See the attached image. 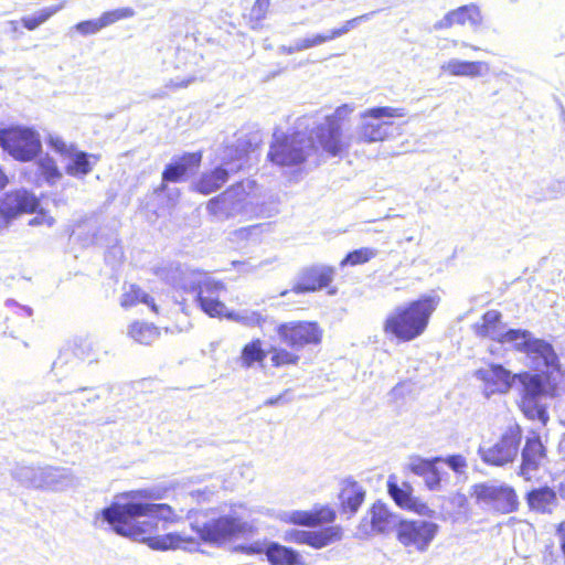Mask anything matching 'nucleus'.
I'll list each match as a JSON object with an SVG mask.
<instances>
[{
    "instance_id": "f257e3e1",
    "label": "nucleus",
    "mask_w": 565,
    "mask_h": 565,
    "mask_svg": "<svg viewBox=\"0 0 565 565\" xmlns=\"http://www.w3.org/2000/svg\"><path fill=\"white\" fill-rule=\"evenodd\" d=\"M122 497L128 501L114 503L103 510L105 520L118 534L140 541L154 551L185 550L194 545L195 541L190 535L177 532L158 534L159 522L164 525L175 524L181 521V516L167 503L143 502L159 499L151 490H132Z\"/></svg>"
},
{
    "instance_id": "f03ea898",
    "label": "nucleus",
    "mask_w": 565,
    "mask_h": 565,
    "mask_svg": "<svg viewBox=\"0 0 565 565\" xmlns=\"http://www.w3.org/2000/svg\"><path fill=\"white\" fill-rule=\"evenodd\" d=\"M353 113L348 104L338 106L324 118V122L308 134L310 125L305 122L307 116L297 120V127L291 132L275 135L267 152V160L278 167H300L319 151L327 157H341L348 152L349 142L344 138L343 127Z\"/></svg>"
},
{
    "instance_id": "7ed1b4c3",
    "label": "nucleus",
    "mask_w": 565,
    "mask_h": 565,
    "mask_svg": "<svg viewBox=\"0 0 565 565\" xmlns=\"http://www.w3.org/2000/svg\"><path fill=\"white\" fill-rule=\"evenodd\" d=\"M337 519V511L328 504H315L310 510H295L280 518L288 525L318 527L317 531L288 530L284 534L286 542L305 544L319 550L331 545L342 539L343 531L340 525L332 524Z\"/></svg>"
},
{
    "instance_id": "20e7f679",
    "label": "nucleus",
    "mask_w": 565,
    "mask_h": 565,
    "mask_svg": "<svg viewBox=\"0 0 565 565\" xmlns=\"http://www.w3.org/2000/svg\"><path fill=\"white\" fill-rule=\"evenodd\" d=\"M275 333L284 345H270L268 354L274 369L294 367L300 363V351L319 347L324 337L322 326L316 320L296 319L279 322Z\"/></svg>"
},
{
    "instance_id": "39448f33",
    "label": "nucleus",
    "mask_w": 565,
    "mask_h": 565,
    "mask_svg": "<svg viewBox=\"0 0 565 565\" xmlns=\"http://www.w3.org/2000/svg\"><path fill=\"white\" fill-rule=\"evenodd\" d=\"M439 303V296L423 295L396 306L383 320L384 334L397 343H408L420 338L427 331Z\"/></svg>"
},
{
    "instance_id": "423d86ee",
    "label": "nucleus",
    "mask_w": 565,
    "mask_h": 565,
    "mask_svg": "<svg viewBox=\"0 0 565 565\" xmlns=\"http://www.w3.org/2000/svg\"><path fill=\"white\" fill-rule=\"evenodd\" d=\"M190 526L202 543L217 547L252 531V526L238 516L214 515L211 511L195 513Z\"/></svg>"
},
{
    "instance_id": "0eeeda50",
    "label": "nucleus",
    "mask_w": 565,
    "mask_h": 565,
    "mask_svg": "<svg viewBox=\"0 0 565 565\" xmlns=\"http://www.w3.org/2000/svg\"><path fill=\"white\" fill-rule=\"evenodd\" d=\"M406 115L407 110L404 107L376 106L365 109L360 115L358 142L374 143L392 138L398 129L393 119Z\"/></svg>"
},
{
    "instance_id": "6e6552de",
    "label": "nucleus",
    "mask_w": 565,
    "mask_h": 565,
    "mask_svg": "<svg viewBox=\"0 0 565 565\" xmlns=\"http://www.w3.org/2000/svg\"><path fill=\"white\" fill-rule=\"evenodd\" d=\"M256 182L239 180L221 193L211 198L205 209L210 217L216 221L228 220L246 210L255 196Z\"/></svg>"
},
{
    "instance_id": "1a4fd4ad",
    "label": "nucleus",
    "mask_w": 565,
    "mask_h": 565,
    "mask_svg": "<svg viewBox=\"0 0 565 565\" xmlns=\"http://www.w3.org/2000/svg\"><path fill=\"white\" fill-rule=\"evenodd\" d=\"M189 291L194 295L199 308L211 318L225 317L238 322H245V318L228 311L221 296L226 291V285L214 278H205L193 282Z\"/></svg>"
},
{
    "instance_id": "9d476101",
    "label": "nucleus",
    "mask_w": 565,
    "mask_h": 565,
    "mask_svg": "<svg viewBox=\"0 0 565 565\" xmlns=\"http://www.w3.org/2000/svg\"><path fill=\"white\" fill-rule=\"evenodd\" d=\"M501 342L513 343V349L518 352L524 353L533 362H542L546 367L558 369L559 360L553 345L523 329H510L505 331Z\"/></svg>"
},
{
    "instance_id": "9b49d317",
    "label": "nucleus",
    "mask_w": 565,
    "mask_h": 565,
    "mask_svg": "<svg viewBox=\"0 0 565 565\" xmlns=\"http://www.w3.org/2000/svg\"><path fill=\"white\" fill-rule=\"evenodd\" d=\"M0 146L21 162L33 160L42 150L39 134L32 128L21 126L0 129Z\"/></svg>"
},
{
    "instance_id": "f8f14e48",
    "label": "nucleus",
    "mask_w": 565,
    "mask_h": 565,
    "mask_svg": "<svg viewBox=\"0 0 565 565\" xmlns=\"http://www.w3.org/2000/svg\"><path fill=\"white\" fill-rule=\"evenodd\" d=\"M522 436L521 426L519 424L511 425L507 427L493 445L479 447L478 454L484 463L503 467L513 462L518 457Z\"/></svg>"
},
{
    "instance_id": "ddd939ff",
    "label": "nucleus",
    "mask_w": 565,
    "mask_h": 565,
    "mask_svg": "<svg viewBox=\"0 0 565 565\" xmlns=\"http://www.w3.org/2000/svg\"><path fill=\"white\" fill-rule=\"evenodd\" d=\"M472 497L477 504L486 505L499 514L512 513L519 508L515 490L507 484L477 483L472 487Z\"/></svg>"
},
{
    "instance_id": "4468645a",
    "label": "nucleus",
    "mask_w": 565,
    "mask_h": 565,
    "mask_svg": "<svg viewBox=\"0 0 565 565\" xmlns=\"http://www.w3.org/2000/svg\"><path fill=\"white\" fill-rule=\"evenodd\" d=\"M438 532V525L430 521L399 519L395 531L396 540L404 547L426 552Z\"/></svg>"
},
{
    "instance_id": "2eb2a0df",
    "label": "nucleus",
    "mask_w": 565,
    "mask_h": 565,
    "mask_svg": "<svg viewBox=\"0 0 565 565\" xmlns=\"http://www.w3.org/2000/svg\"><path fill=\"white\" fill-rule=\"evenodd\" d=\"M335 273V268L329 265L307 266L300 270L297 281L291 287V292L305 295L327 289L329 295H335L338 290L332 285Z\"/></svg>"
},
{
    "instance_id": "dca6fc26",
    "label": "nucleus",
    "mask_w": 565,
    "mask_h": 565,
    "mask_svg": "<svg viewBox=\"0 0 565 565\" xmlns=\"http://www.w3.org/2000/svg\"><path fill=\"white\" fill-rule=\"evenodd\" d=\"M39 205V199L29 190L9 191L0 198V223L8 225L22 214H32Z\"/></svg>"
},
{
    "instance_id": "f3484780",
    "label": "nucleus",
    "mask_w": 565,
    "mask_h": 565,
    "mask_svg": "<svg viewBox=\"0 0 565 565\" xmlns=\"http://www.w3.org/2000/svg\"><path fill=\"white\" fill-rule=\"evenodd\" d=\"M548 461L547 448L543 444L539 433L532 431L526 437L523 448L521 449V463L518 475L525 481H531L534 475L543 468Z\"/></svg>"
},
{
    "instance_id": "a211bd4d",
    "label": "nucleus",
    "mask_w": 565,
    "mask_h": 565,
    "mask_svg": "<svg viewBox=\"0 0 565 565\" xmlns=\"http://www.w3.org/2000/svg\"><path fill=\"white\" fill-rule=\"evenodd\" d=\"M399 519L391 511L388 505L382 501H376L367 509L361 521V530L364 534H388L396 531Z\"/></svg>"
},
{
    "instance_id": "6ab92c4d",
    "label": "nucleus",
    "mask_w": 565,
    "mask_h": 565,
    "mask_svg": "<svg viewBox=\"0 0 565 565\" xmlns=\"http://www.w3.org/2000/svg\"><path fill=\"white\" fill-rule=\"evenodd\" d=\"M476 377L482 383L486 396L505 394L512 386L514 375L501 364L490 363L476 371Z\"/></svg>"
},
{
    "instance_id": "aec40b11",
    "label": "nucleus",
    "mask_w": 565,
    "mask_h": 565,
    "mask_svg": "<svg viewBox=\"0 0 565 565\" xmlns=\"http://www.w3.org/2000/svg\"><path fill=\"white\" fill-rule=\"evenodd\" d=\"M203 159L202 151L184 152L172 159L161 173L163 183H177L185 181L200 168Z\"/></svg>"
},
{
    "instance_id": "412c9836",
    "label": "nucleus",
    "mask_w": 565,
    "mask_h": 565,
    "mask_svg": "<svg viewBox=\"0 0 565 565\" xmlns=\"http://www.w3.org/2000/svg\"><path fill=\"white\" fill-rule=\"evenodd\" d=\"M483 17L479 6L469 3L448 11L434 24V29L443 31L454 26H478L482 23Z\"/></svg>"
},
{
    "instance_id": "4be33fe9",
    "label": "nucleus",
    "mask_w": 565,
    "mask_h": 565,
    "mask_svg": "<svg viewBox=\"0 0 565 565\" xmlns=\"http://www.w3.org/2000/svg\"><path fill=\"white\" fill-rule=\"evenodd\" d=\"M386 487L387 493L398 508L420 515L428 512V505L413 495V487L411 483L403 482L402 486H398L395 477L391 476L386 482Z\"/></svg>"
},
{
    "instance_id": "5701e85b",
    "label": "nucleus",
    "mask_w": 565,
    "mask_h": 565,
    "mask_svg": "<svg viewBox=\"0 0 565 565\" xmlns=\"http://www.w3.org/2000/svg\"><path fill=\"white\" fill-rule=\"evenodd\" d=\"M441 461L443 458L439 456L430 459L416 456L411 459L408 470L418 477H423L429 490H439L441 487V476L437 463Z\"/></svg>"
},
{
    "instance_id": "b1692460",
    "label": "nucleus",
    "mask_w": 565,
    "mask_h": 565,
    "mask_svg": "<svg viewBox=\"0 0 565 565\" xmlns=\"http://www.w3.org/2000/svg\"><path fill=\"white\" fill-rule=\"evenodd\" d=\"M518 380L522 386L523 392L521 397L537 398L539 396H556L557 385L551 384L544 380L542 374H531L529 372H522L514 374V380Z\"/></svg>"
},
{
    "instance_id": "393cba45",
    "label": "nucleus",
    "mask_w": 565,
    "mask_h": 565,
    "mask_svg": "<svg viewBox=\"0 0 565 565\" xmlns=\"http://www.w3.org/2000/svg\"><path fill=\"white\" fill-rule=\"evenodd\" d=\"M338 499L342 511L355 513L365 500V491L358 481L347 478L341 482Z\"/></svg>"
},
{
    "instance_id": "a878e982",
    "label": "nucleus",
    "mask_w": 565,
    "mask_h": 565,
    "mask_svg": "<svg viewBox=\"0 0 565 565\" xmlns=\"http://www.w3.org/2000/svg\"><path fill=\"white\" fill-rule=\"evenodd\" d=\"M501 320V312L498 310H488L481 316L480 321L473 324V332L480 339H491L499 344H505L507 342L500 341L505 333L500 332Z\"/></svg>"
},
{
    "instance_id": "bb28decb",
    "label": "nucleus",
    "mask_w": 565,
    "mask_h": 565,
    "mask_svg": "<svg viewBox=\"0 0 565 565\" xmlns=\"http://www.w3.org/2000/svg\"><path fill=\"white\" fill-rule=\"evenodd\" d=\"M230 179V172L223 167H215L203 172L193 183L192 190L202 195L218 191Z\"/></svg>"
},
{
    "instance_id": "cd10ccee",
    "label": "nucleus",
    "mask_w": 565,
    "mask_h": 565,
    "mask_svg": "<svg viewBox=\"0 0 565 565\" xmlns=\"http://www.w3.org/2000/svg\"><path fill=\"white\" fill-rule=\"evenodd\" d=\"M525 499L530 510L537 513H552L557 505L556 491L547 486L532 489Z\"/></svg>"
},
{
    "instance_id": "c85d7f7f",
    "label": "nucleus",
    "mask_w": 565,
    "mask_h": 565,
    "mask_svg": "<svg viewBox=\"0 0 565 565\" xmlns=\"http://www.w3.org/2000/svg\"><path fill=\"white\" fill-rule=\"evenodd\" d=\"M370 18V13H365L359 17H355L353 19H350L345 21V23L338 29L331 30L328 34H316L310 38H306L303 40H300L297 42L296 50H307L317 45H320L322 43H326L328 41L334 40L343 34H345L348 31H350L352 28H354L359 22L367 20Z\"/></svg>"
},
{
    "instance_id": "c756f323",
    "label": "nucleus",
    "mask_w": 565,
    "mask_h": 565,
    "mask_svg": "<svg viewBox=\"0 0 565 565\" xmlns=\"http://www.w3.org/2000/svg\"><path fill=\"white\" fill-rule=\"evenodd\" d=\"M265 555L270 565H306L299 552L276 542L265 547Z\"/></svg>"
},
{
    "instance_id": "7c9ffc66",
    "label": "nucleus",
    "mask_w": 565,
    "mask_h": 565,
    "mask_svg": "<svg viewBox=\"0 0 565 565\" xmlns=\"http://www.w3.org/2000/svg\"><path fill=\"white\" fill-rule=\"evenodd\" d=\"M440 70L448 76L478 77L482 75L483 70H488V65L481 61H461L452 58L444 63Z\"/></svg>"
},
{
    "instance_id": "2f4dec72",
    "label": "nucleus",
    "mask_w": 565,
    "mask_h": 565,
    "mask_svg": "<svg viewBox=\"0 0 565 565\" xmlns=\"http://www.w3.org/2000/svg\"><path fill=\"white\" fill-rule=\"evenodd\" d=\"M120 307L124 309L134 308L140 303L146 305L153 313H159L154 298L145 291L139 285L130 284L120 296Z\"/></svg>"
},
{
    "instance_id": "473e14b6",
    "label": "nucleus",
    "mask_w": 565,
    "mask_h": 565,
    "mask_svg": "<svg viewBox=\"0 0 565 565\" xmlns=\"http://www.w3.org/2000/svg\"><path fill=\"white\" fill-rule=\"evenodd\" d=\"M70 158L71 161L65 166V172L76 178L89 174L99 160L98 154H90L82 150H75Z\"/></svg>"
},
{
    "instance_id": "72a5a7b5",
    "label": "nucleus",
    "mask_w": 565,
    "mask_h": 565,
    "mask_svg": "<svg viewBox=\"0 0 565 565\" xmlns=\"http://www.w3.org/2000/svg\"><path fill=\"white\" fill-rule=\"evenodd\" d=\"M128 335L142 345H151L160 338V330L152 323L134 321L129 324Z\"/></svg>"
},
{
    "instance_id": "f704fd0d",
    "label": "nucleus",
    "mask_w": 565,
    "mask_h": 565,
    "mask_svg": "<svg viewBox=\"0 0 565 565\" xmlns=\"http://www.w3.org/2000/svg\"><path fill=\"white\" fill-rule=\"evenodd\" d=\"M268 350L263 349V342L259 338L253 339L248 343L244 344L241 354L239 362L245 369L252 367L254 364H262L266 358Z\"/></svg>"
},
{
    "instance_id": "c9c22d12",
    "label": "nucleus",
    "mask_w": 565,
    "mask_h": 565,
    "mask_svg": "<svg viewBox=\"0 0 565 565\" xmlns=\"http://www.w3.org/2000/svg\"><path fill=\"white\" fill-rule=\"evenodd\" d=\"M519 408L526 419L537 420L542 426H546L550 420L546 406L539 403L537 398L521 397Z\"/></svg>"
},
{
    "instance_id": "e433bc0d",
    "label": "nucleus",
    "mask_w": 565,
    "mask_h": 565,
    "mask_svg": "<svg viewBox=\"0 0 565 565\" xmlns=\"http://www.w3.org/2000/svg\"><path fill=\"white\" fill-rule=\"evenodd\" d=\"M270 8V0H255L245 20L250 29H258L266 19Z\"/></svg>"
},
{
    "instance_id": "4c0bfd02",
    "label": "nucleus",
    "mask_w": 565,
    "mask_h": 565,
    "mask_svg": "<svg viewBox=\"0 0 565 565\" xmlns=\"http://www.w3.org/2000/svg\"><path fill=\"white\" fill-rule=\"evenodd\" d=\"M377 255L376 249L371 247H361L358 249H354L347 254V256L341 260L340 265L342 267L350 265V266H358L365 264L373 259Z\"/></svg>"
},
{
    "instance_id": "58836bf2",
    "label": "nucleus",
    "mask_w": 565,
    "mask_h": 565,
    "mask_svg": "<svg viewBox=\"0 0 565 565\" xmlns=\"http://www.w3.org/2000/svg\"><path fill=\"white\" fill-rule=\"evenodd\" d=\"M58 10L60 7L44 8L41 11H39L35 15L23 17L20 20V22L26 30L34 31L40 25L45 23L51 17H53Z\"/></svg>"
},
{
    "instance_id": "ea45409f",
    "label": "nucleus",
    "mask_w": 565,
    "mask_h": 565,
    "mask_svg": "<svg viewBox=\"0 0 565 565\" xmlns=\"http://www.w3.org/2000/svg\"><path fill=\"white\" fill-rule=\"evenodd\" d=\"M39 171L40 174L50 184L55 183L57 180L62 178V172L60 171L54 159L50 157H44L39 160Z\"/></svg>"
},
{
    "instance_id": "a19ab883",
    "label": "nucleus",
    "mask_w": 565,
    "mask_h": 565,
    "mask_svg": "<svg viewBox=\"0 0 565 565\" xmlns=\"http://www.w3.org/2000/svg\"><path fill=\"white\" fill-rule=\"evenodd\" d=\"M135 11L129 7L118 8L109 11H105L100 14L99 19L104 28H107L120 20L134 17Z\"/></svg>"
},
{
    "instance_id": "79ce46f5",
    "label": "nucleus",
    "mask_w": 565,
    "mask_h": 565,
    "mask_svg": "<svg viewBox=\"0 0 565 565\" xmlns=\"http://www.w3.org/2000/svg\"><path fill=\"white\" fill-rule=\"evenodd\" d=\"M262 230H263L262 224L244 226V227L235 230L233 232V237H234V241H236V242H247V241L252 239L255 235L260 234Z\"/></svg>"
},
{
    "instance_id": "37998d69",
    "label": "nucleus",
    "mask_w": 565,
    "mask_h": 565,
    "mask_svg": "<svg viewBox=\"0 0 565 565\" xmlns=\"http://www.w3.org/2000/svg\"><path fill=\"white\" fill-rule=\"evenodd\" d=\"M49 146L60 156L67 158L76 150L75 146L68 145L61 137H51L49 139Z\"/></svg>"
},
{
    "instance_id": "c03bdc74",
    "label": "nucleus",
    "mask_w": 565,
    "mask_h": 565,
    "mask_svg": "<svg viewBox=\"0 0 565 565\" xmlns=\"http://www.w3.org/2000/svg\"><path fill=\"white\" fill-rule=\"evenodd\" d=\"M76 31H78L82 35H90L99 32L104 29L100 19L94 20H85L75 24Z\"/></svg>"
},
{
    "instance_id": "a18cd8bd",
    "label": "nucleus",
    "mask_w": 565,
    "mask_h": 565,
    "mask_svg": "<svg viewBox=\"0 0 565 565\" xmlns=\"http://www.w3.org/2000/svg\"><path fill=\"white\" fill-rule=\"evenodd\" d=\"M36 215L29 220L30 226H53L55 223V220L50 213L43 209L38 210L36 209Z\"/></svg>"
},
{
    "instance_id": "49530a36",
    "label": "nucleus",
    "mask_w": 565,
    "mask_h": 565,
    "mask_svg": "<svg viewBox=\"0 0 565 565\" xmlns=\"http://www.w3.org/2000/svg\"><path fill=\"white\" fill-rule=\"evenodd\" d=\"M443 461L446 462L455 472L462 473L468 467L466 458L460 455H450L447 458H443Z\"/></svg>"
},
{
    "instance_id": "de8ad7c7",
    "label": "nucleus",
    "mask_w": 565,
    "mask_h": 565,
    "mask_svg": "<svg viewBox=\"0 0 565 565\" xmlns=\"http://www.w3.org/2000/svg\"><path fill=\"white\" fill-rule=\"evenodd\" d=\"M237 550L247 555L265 553V548L258 543L253 545H241L237 547Z\"/></svg>"
},
{
    "instance_id": "09e8293b",
    "label": "nucleus",
    "mask_w": 565,
    "mask_h": 565,
    "mask_svg": "<svg viewBox=\"0 0 565 565\" xmlns=\"http://www.w3.org/2000/svg\"><path fill=\"white\" fill-rule=\"evenodd\" d=\"M556 533L559 536V548L564 558V565H565V523L562 522L556 527Z\"/></svg>"
},
{
    "instance_id": "8fccbe9b",
    "label": "nucleus",
    "mask_w": 565,
    "mask_h": 565,
    "mask_svg": "<svg viewBox=\"0 0 565 565\" xmlns=\"http://www.w3.org/2000/svg\"><path fill=\"white\" fill-rule=\"evenodd\" d=\"M252 321L255 326L262 327L266 322V317L259 312H254L252 316Z\"/></svg>"
},
{
    "instance_id": "3c124183",
    "label": "nucleus",
    "mask_w": 565,
    "mask_h": 565,
    "mask_svg": "<svg viewBox=\"0 0 565 565\" xmlns=\"http://www.w3.org/2000/svg\"><path fill=\"white\" fill-rule=\"evenodd\" d=\"M9 183L8 175L4 173L3 169L0 167V190L4 189Z\"/></svg>"
},
{
    "instance_id": "603ef678",
    "label": "nucleus",
    "mask_w": 565,
    "mask_h": 565,
    "mask_svg": "<svg viewBox=\"0 0 565 565\" xmlns=\"http://www.w3.org/2000/svg\"><path fill=\"white\" fill-rule=\"evenodd\" d=\"M296 47H297V42L294 45L282 46L281 52L285 54H292L295 52H299L300 50H296Z\"/></svg>"
},
{
    "instance_id": "864d4df0",
    "label": "nucleus",
    "mask_w": 565,
    "mask_h": 565,
    "mask_svg": "<svg viewBox=\"0 0 565 565\" xmlns=\"http://www.w3.org/2000/svg\"><path fill=\"white\" fill-rule=\"evenodd\" d=\"M281 399V396H277V397H273V398H268L264 404L265 405H275L277 404L279 401Z\"/></svg>"
},
{
    "instance_id": "5fc2aeb1",
    "label": "nucleus",
    "mask_w": 565,
    "mask_h": 565,
    "mask_svg": "<svg viewBox=\"0 0 565 565\" xmlns=\"http://www.w3.org/2000/svg\"><path fill=\"white\" fill-rule=\"evenodd\" d=\"M559 451L565 458V434L563 435L561 441H559Z\"/></svg>"
},
{
    "instance_id": "6e6d98bb",
    "label": "nucleus",
    "mask_w": 565,
    "mask_h": 565,
    "mask_svg": "<svg viewBox=\"0 0 565 565\" xmlns=\"http://www.w3.org/2000/svg\"><path fill=\"white\" fill-rule=\"evenodd\" d=\"M462 46H463V47H469V49H471V50H473V51H479V47H478V46L470 45V44H468V43H466V42H463V43H462Z\"/></svg>"
},
{
    "instance_id": "4d7b16f0",
    "label": "nucleus",
    "mask_w": 565,
    "mask_h": 565,
    "mask_svg": "<svg viewBox=\"0 0 565 565\" xmlns=\"http://www.w3.org/2000/svg\"><path fill=\"white\" fill-rule=\"evenodd\" d=\"M290 291H291V289H290V290H288V289L282 290V291H280V292H279V296L285 297V296H286V295H288Z\"/></svg>"
}]
</instances>
